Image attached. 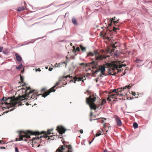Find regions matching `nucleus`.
I'll list each match as a JSON object with an SVG mask.
<instances>
[{
    "label": "nucleus",
    "mask_w": 152,
    "mask_h": 152,
    "mask_svg": "<svg viewBox=\"0 0 152 152\" xmlns=\"http://www.w3.org/2000/svg\"><path fill=\"white\" fill-rule=\"evenodd\" d=\"M46 133V132L45 131L41 132L40 133L38 131L33 132L30 131H27L25 132L20 131L19 134V138L18 139H16V141L24 140L26 141L27 139H26L30 138L29 134L37 135V136H36L34 139H39L42 137L45 138V136L44 135Z\"/></svg>",
    "instance_id": "nucleus-1"
},
{
    "label": "nucleus",
    "mask_w": 152,
    "mask_h": 152,
    "mask_svg": "<svg viewBox=\"0 0 152 152\" xmlns=\"http://www.w3.org/2000/svg\"><path fill=\"white\" fill-rule=\"evenodd\" d=\"M7 100H9V103H11L13 105L15 106L18 104V106H21L24 105L23 102H25L26 99H25V96L24 95L19 96L16 98L15 96L8 98L4 97L1 99L2 101H7Z\"/></svg>",
    "instance_id": "nucleus-2"
},
{
    "label": "nucleus",
    "mask_w": 152,
    "mask_h": 152,
    "mask_svg": "<svg viewBox=\"0 0 152 152\" xmlns=\"http://www.w3.org/2000/svg\"><path fill=\"white\" fill-rule=\"evenodd\" d=\"M96 94L93 93L90 95L86 99L87 103L89 104L91 109L94 110H96L97 108L100 107V105H98V104L96 105L94 103L96 101Z\"/></svg>",
    "instance_id": "nucleus-3"
},
{
    "label": "nucleus",
    "mask_w": 152,
    "mask_h": 152,
    "mask_svg": "<svg viewBox=\"0 0 152 152\" xmlns=\"http://www.w3.org/2000/svg\"><path fill=\"white\" fill-rule=\"evenodd\" d=\"M131 87V86L126 85L125 87H123V89L121 88L111 90L110 91L109 93V94L114 92L116 93L115 94L117 96H118L120 95L121 96H124L125 95H126V93L128 91V89H129Z\"/></svg>",
    "instance_id": "nucleus-4"
},
{
    "label": "nucleus",
    "mask_w": 152,
    "mask_h": 152,
    "mask_svg": "<svg viewBox=\"0 0 152 152\" xmlns=\"http://www.w3.org/2000/svg\"><path fill=\"white\" fill-rule=\"evenodd\" d=\"M27 88V89L26 90H25V94L26 95H29L33 93L32 95H31V98H33L34 99V98H35L36 96H37L40 95H42V96L44 97L43 96V94L44 93L46 92H47L48 91H46V88H42L40 92L41 93H43V94H38V93L37 92H34V91H31V88L29 87L28 88L27 87H26Z\"/></svg>",
    "instance_id": "nucleus-5"
},
{
    "label": "nucleus",
    "mask_w": 152,
    "mask_h": 152,
    "mask_svg": "<svg viewBox=\"0 0 152 152\" xmlns=\"http://www.w3.org/2000/svg\"><path fill=\"white\" fill-rule=\"evenodd\" d=\"M120 63V61H116L115 63L112 64L110 66V69L109 71V74L115 75L116 73L115 72V70L117 71V73L120 72L121 70H118V64Z\"/></svg>",
    "instance_id": "nucleus-6"
},
{
    "label": "nucleus",
    "mask_w": 152,
    "mask_h": 152,
    "mask_svg": "<svg viewBox=\"0 0 152 152\" xmlns=\"http://www.w3.org/2000/svg\"><path fill=\"white\" fill-rule=\"evenodd\" d=\"M94 53L95 55V60L93 61L91 63H94L95 64L97 65V62L102 60L106 58L109 56H105L104 55H100L97 50L94 51Z\"/></svg>",
    "instance_id": "nucleus-7"
},
{
    "label": "nucleus",
    "mask_w": 152,
    "mask_h": 152,
    "mask_svg": "<svg viewBox=\"0 0 152 152\" xmlns=\"http://www.w3.org/2000/svg\"><path fill=\"white\" fill-rule=\"evenodd\" d=\"M60 80L59 81L57 82H56L55 85L53 86V87H52L51 88L48 90V91L47 92H46L44 93V94L42 95L44 97H45L47 96L50 93L52 92H54L55 91V89H54V88L56 87L59 85L60 83Z\"/></svg>",
    "instance_id": "nucleus-8"
},
{
    "label": "nucleus",
    "mask_w": 152,
    "mask_h": 152,
    "mask_svg": "<svg viewBox=\"0 0 152 152\" xmlns=\"http://www.w3.org/2000/svg\"><path fill=\"white\" fill-rule=\"evenodd\" d=\"M68 147L69 148V150L68 152L65 151V150L64 146H61L58 148L55 152H72L71 146L69 145Z\"/></svg>",
    "instance_id": "nucleus-9"
},
{
    "label": "nucleus",
    "mask_w": 152,
    "mask_h": 152,
    "mask_svg": "<svg viewBox=\"0 0 152 152\" xmlns=\"http://www.w3.org/2000/svg\"><path fill=\"white\" fill-rule=\"evenodd\" d=\"M56 129L59 133L61 134L64 133L66 130V129L63 126H58Z\"/></svg>",
    "instance_id": "nucleus-10"
},
{
    "label": "nucleus",
    "mask_w": 152,
    "mask_h": 152,
    "mask_svg": "<svg viewBox=\"0 0 152 152\" xmlns=\"http://www.w3.org/2000/svg\"><path fill=\"white\" fill-rule=\"evenodd\" d=\"M84 78L85 79V77H77L76 76H75L73 78L72 77V79H73L71 80L69 82H71V81L73 82V80H74V81L73 82L75 83H76V81H81V80L83 82H84L83 81L85 80L84 79Z\"/></svg>",
    "instance_id": "nucleus-11"
},
{
    "label": "nucleus",
    "mask_w": 152,
    "mask_h": 152,
    "mask_svg": "<svg viewBox=\"0 0 152 152\" xmlns=\"http://www.w3.org/2000/svg\"><path fill=\"white\" fill-rule=\"evenodd\" d=\"M52 131H53L52 129L48 130L47 132H46V133L45 134H45H44V136H45L44 137H48V140H49V139L53 140V136H48V135H49L51 134L50 132Z\"/></svg>",
    "instance_id": "nucleus-12"
},
{
    "label": "nucleus",
    "mask_w": 152,
    "mask_h": 152,
    "mask_svg": "<svg viewBox=\"0 0 152 152\" xmlns=\"http://www.w3.org/2000/svg\"><path fill=\"white\" fill-rule=\"evenodd\" d=\"M105 66L101 65L99 66V71H101V75H105L104 72H105Z\"/></svg>",
    "instance_id": "nucleus-13"
},
{
    "label": "nucleus",
    "mask_w": 152,
    "mask_h": 152,
    "mask_svg": "<svg viewBox=\"0 0 152 152\" xmlns=\"http://www.w3.org/2000/svg\"><path fill=\"white\" fill-rule=\"evenodd\" d=\"M115 121L117 123V125L118 126H120L121 125L122 122L121 120H120L119 117L117 116H115Z\"/></svg>",
    "instance_id": "nucleus-14"
},
{
    "label": "nucleus",
    "mask_w": 152,
    "mask_h": 152,
    "mask_svg": "<svg viewBox=\"0 0 152 152\" xmlns=\"http://www.w3.org/2000/svg\"><path fill=\"white\" fill-rule=\"evenodd\" d=\"M110 95H108V97L107 98V100L109 101H111V98L113 99V98H115V99H117V98L115 97L116 96H116V94H109Z\"/></svg>",
    "instance_id": "nucleus-15"
},
{
    "label": "nucleus",
    "mask_w": 152,
    "mask_h": 152,
    "mask_svg": "<svg viewBox=\"0 0 152 152\" xmlns=\"http://www.w3.org/2000/svg\"><path fill=\"white\" fill-rule=\"evenodd\" d=\"M7 102H4V104H5L6 105L7 104V106H7V108L8 107V108H10V106H13V107H14V106H15V107H17V106H18V104H17L16 105H15V106H14V105H13L12 104V103H9V100H7Z\"/></svg>",
    "instance_id": "nucleus-16"
},
{
    "label": "nucleus",
    "mask_w": 152,
    "mask_h": 152,
    "mask_svg": "<svg viewBox=\"0 0 152 152\" xmlns=\"http://www.w3.org/2000/svg\"><path fill=\"white\" fill-rule=\"evenodd\" d=\"M69 77L71 79H72V76H71L70 75H68L66 76H63L62 77H60L59 78L60 81H65V80L66 79V78Z\"/></svg>",
    "instance_id": "nucleus-17"
},
{
    "label": "nucleus",
    "mask_w": 152,
    "mask_h": 152,
    "mask_svg": "<svg viewBox=\"0 0 152 152\" xmlns=\"http://www.w3.org/2000/svg\"><path fill=\"white\" fill-rule=\"evenodd\" d=\"M16 60L18 61H21L22 60V58L17 53L15 54Z\"/></svg>",
    "instance_id": "nucleus-18"
},
{
    "label": "nucleus",
    "mask_w": 152,
    "mask_h": 152,
    "mask_svg": "<svg viewBox=\"0 0 152 152\" xmlns=\"http://www.w3.org/2000/svg\"><path fill=\"white\" fill-rule=\"evenodd\" d=\"M26 7V6H22L20 7L18 9L17 11L18 12H20L21 11H23L25 9Z\"/></svg>",
    "instance_id": "nucleus-19"
},
{
    "label": "nucleus",
    "mask_w": 152,
    "mask_h": 152,
    "mask_svg": "<svg viewBox=\"0 0 152 152\" xmlns=\"http://www.w3.org/2000/svg\"><path fill=\"white\" fill-rule=\"evenodd\" d=\"M106 102V101L105 99H103L100 103V104H99V105H100V108H101V106L104 104Z\"/></svg>",
    "instance_id": "nucleus-20"
},
{
    "label": "nucleus",
    "mask_w": 152,
    "mask_h": 152,
    "mask_svg": "<svg viewBox=\"0 0 152 152\" xmlns=\"http://www.w3.org/2000/svg\"><path fill=\"white\" fill-rule=\"evenodd\" d=\"M72 23L75 25H77V24L76 20V19L75 18H73L72 19Z\"/></svg>",
    "instance_id": "nucleus-21"
},
{
    "label": "nucleus",
    "mask_w": 152,
    "mask_h": 152,
    "mask_svg": "<svg viewBox=\"0 0 152 152\" xmlns=\"http://www.w3.org/2000/svg\"><path fill=\"white\" fill-rule=\"evenodd\" d=\"M73 52H74V51H75V52L76 51H78L79 52L80 51V48L79 47H77L75 49V46H73Z\"/></svg>",
    "instance_id": "nucleus-22"
},
{
    "label": "nucleus",
    "mask_w": 152,
    "mask_h": 152,
    "mask_svg": "<svg viewBox=\"0 0 152 152\" xmlns=\"http://www.w3.org/2000/svg\"><path fill=\"white\" fill-rule=\"evenodd\" d=\"M79 46L80 47L81 50L83 52H84L86 51V47H83V46L81 45H80Z\"/></svg>",
    "instance_id": "nucleus-23"
},
{
    "label": "nucleus",
    "mask_w": 152,
    "mask_h": 152,
    "mask_svg": "<svg viewBox=\"0 0 152 152\" xmlns=\"http://www.w3.org/2000/svg\"><path fill=\"white\" fill-rule=\"evenodd\" d=\"M103 131V130L102 129H101V131H99L98 132V133H97L96 134V137H98L101 134V133Z\"/></svg>",
    "instance_id": "nucleus-24"
},
{
    "label": "nucleus",
    "mask_w": 152,
    "mask_h": 152,
    "mask_svg": "<svg viewBox=\"0 0 152 152\" xmlns=\"http://www.w3.org/2000/svg\"><path fill=\"white\" fill-rule=\"evenodd\" d=\"M94 55H95L94 53V51L93 53H92L91 52H89L87 54V56H93Z\"/></svg>",
    "instance_id": "nucleus-25"
},
{
    "label": "nucleus",
    "mask_w": 152,
    "mask_h": 152,
    "mask_svg": "<svg viewBox=\"0 0 152 152\" xmlns=\"http://www.w3.org/2000/svg\"><path fill=\"white\" fill-rule=\"evenodd\" d=\"M80 65L81 66H88L90 65L89 64H85L84 63H82L80 64Z\"/></svg>",
    "instance_id": "nucleus-26"
},
{
    "label": "nucleus",
    "mask_w": 152,
    "mask_h": 152,
    "mask_svg": "<svg viewBox=\"0 0 152 152\" xmlns=\"http://www.w3.org/2000/svg\"><path fill=\"white\" fill-rule=\"evenodd\" d=\"M133 126L134 129H136L138 127V125L137 123L134 122L133 124Z\"/></svg>",
    "instance_id": "nucleus-27"
},
{
    "label": "nucleus",
    "mask_w": 152,
    "mask_h": 152,
    "mask_svg": "<svg viewBox=\"0 0 152 152\" xmlns=\"http://www.w3.org/2000/svg\"><path fill=\"white\" fill-rule=\"evenodd\" d=\"M117 26H116V23H115V24H114V27L113 28V31H115V30H119V29L118 28H117L116 27Z\"/></svg>",
    "instance_id": "nucleus-28"
},
{
    "label": "nucleus",
    "mask_w": 152,
    "mask_h": 152,
    "mask_svg": "<svg viewBox=\"0 0 152 152\" xmlns=\"http://www.w3.org/2000/svg\"><path fill=\"white\" fill-rule=\"evenodd\" d=\"M98 119H94V120H97V122L98 123L99 122L102 123H104V121L103 120H98Z\"/></svg>",
    "instance_id": "nucleus-29"
},
{
    "label": "nucleus",
    "mask_w": 152,
    "mask_h": 152,
    "mask_svg": "<svg viewBox=\"0 0 152 152\" xmlns=\"http://www.w3.org/2000/svg\"><path fill=\"white\" fill-rule=\"evenodd\" d=\"M126 66V65L125 64H122L119 65H118V68H121L123 66Z\"/></svg>",
    "instance_id": "nucleus-30"
},
{
    "label": "nucleus",
    "mask_w": 152,
    "mask_h": 152,
    "mask_svg": "<svg viewBox=\"0 0 152 152\" xmlns=\"http://www.w3.org/2000/svg\"><path fill=\"white\" fill-rule=\"evenodd\" d=\"M142 61H143L142 60H140L138 59H137L135 60V62L137 63H141L142 62Z\"/></svg>",
    "instance_id": "nucleus-31"
},
{
    "label": "nucleus",
    "mask_w": 152,
    "mask_h": 152,
    "mask_svg": "<svg viewBox=\"0 0 152 152\" xmlns=\"http://www.w3.org/2000/svg\"><path fill=\"white\" fill-rule=\"evenodd\" d=\"M117 44V42L115 43L114 44H113L112 45V46L113 48H116L117 46V45H116V44Z\"/></svg>",
    "instance_id": "nucleus-32"
},
{
    "label": "nucleus",
    "mask_w": 152,
    "mask_h": 152,
    "mask_svg": "<svg viewBox=\"0 0 152 152\" xmlns=\"http://www.w3.org/2000/svg\"><path fill=\"white\" fill-rule=\"evenodd\" d=\"M22 66V64H21L19 65H18V66H17L16 67V68L17 69H20Z\"/></svg>",
    "instance_id": "nucleus-33"
},
{
    "label": "nucleus",
    "mask_w": 152,
    "mask_h": 152,
    "mask_svg": "<svg viewBox=\"0 0 152 152\" xmlns=\"http://www.w3.org/2000/svg\"><path fill=\"white\" fill-rule=\"evenodd\" d=\"M107 34L106 33L104 35V37L106 38V39L110 40V37H107Z\"/></svg>",
    "instance_id": "nucleus-34"
},
{
    "label": "nucleus",
    "mask_w": 152,
    "mask_h": 152,
    "mask_svg": "<svg viewBox=\"0 0 152 152\" xmlns=\"http://www.w3.org/2000/svg\"><path fill=\"white\" fill-rule=\"evenodd\" d=\"M20 80L21 83H23L24 80V78L23 77L20 75Z\"/></svg>",
    "instance_id": "nucleus-35"
},
{
    "label": "nucleus",
    "mask_w": 152,
    "mask_h": 152,
    "mask_svg": "<svg viewBox=\"0 0 152 152\" xmlns=\"http://www.w3.org/2000/svg\"><path fill=\"white\" fill-rule=\"evenodd\" d=\"M51 4H50L49 5L45 6H44L42 8L43 9L47 8H48L49 7H50L51 6Z\"/></svg>",
    "instance_id": "nucleus-36"
},
{
    "label": "nucleus",
    "mask_w": 152,
    "mask_h": 152,
    "mask_svg": "<svg viewBox=\"0 0 152 152\" xmlns=\"http://www.w3.org/2000/svg\"><path fill=\"white\" fill-rule=\"evenodd\" d=\"M106 127V124H103V127L104 129V130H105V131L106 132H107V130H106V129H105V127Z\"/></svg>",
    "instance_id": "nucleus-37"
},
{
    "label": "nucleus",
    "mask_w": 152,
    "mask_h": 152,
    "mask_svg": "<svg viewBox=\"0 0 152 152\" xmlns=\"http://www.w3.org/2000/svg\"><path fill=\"white\" fill-rule=\"evenodd\" d=\"M113 22L114 23V24H115V23H118V20H117L116 21H113Z\"/></svg>",
    "instance_id": "nucleus-38"
},
{
    "label": "nucleus",
    "mask_w": 152,
    "mask_h": 152,
    "mask_svg": "<svg viewBox=\"0 0 152 152\" xmlns=\"http://www.w3.org/2000/svg\"><path fill=\"white\" fill-rule=\"evenodd\" d=\"M15 152H18L19 151L18 148L17 147H16L15 148Z\"/></svg>",
    "instance_id": "nucleus-39"
},
{
    "label": "nucleus",
    "mask_w": 152,
    "mask_h": 152,
    "mask_svg": "<svg viewBox=\"0 0 152 152\" xmlns=\"http://www.w3.org/2000/svg\"><path fill=\"white\" fill-rule=\"evenodd\" d=\"M3 50V47H0V52H1Z\"/></svg>",
    "instance_id": "nucleus-40"
},
{
    "label": "nucleus",
    "mask_w": 152,
    "mask_h": 152,
    "mask_svg": "<svg viewBox=\"0 0 152 152\" xmlns=\"http://www.w3.org/2000/svg\"><path fill=\"white\" fill-rule=\"evenodd\" d=\"M132 94L133 95H134V96H135V95H136V93H135V92H132Z\"/></svg>",
    "instance_id": "nucleus-41"
},
{
    "label": "nucleus",
    "mask_w": 152,
    "mask_h": 152,
    "mask_svg": "<svg viewBox=\"0 0 152 152\" xmlns=\"http://www.w3.org/2000/svg\"><path fill=\"white\" fill-rule=\"evenodd\" d=\"M115 17H114L113 18L111 19H112V20H113V21H114V20H115Z\"/></svg>",
    "instance_id": "nucleus-42"
},
{
    "label": "nucleus",
    "mask_w": 152,
    "mask_h": 152,
    "mask_svg": "<svg viewBox=\"0 0 152 152\" xmlns=\"http://www.w3.org/2000/svg\"><path fill=\"white\" fill-rule=\"evenodd\" d=\"M52 69H53V68L51 67L49 68V70L50 71H51Z\"/></svg>",
    "instance_id": "nucleus-43"
},
{
    "label": "nucleus",
    "mask_w": 152,
    "mask_h": 152,
    "mask_svg": "<svg viewBox=\"0 0 152 152\" xmlns=\"http://www.w3.org/2000/svg\"><path fill=\"white\" fill-rule=\"evenodd\" d=\"M80 132L81 134H82L83 133V130L82 129H81L80 130Z\"/></svg>",
    "instance_id": "nucleus-44"
},
{
    "label": "nucleus",
    "mask_w": 152,
    "mask_h": 152,
    "mask_svg": "<svg viewBox=\"0 0 152 152\" xmlns=\"http://www.w3.org/2000/svg\"><path fill=\"white\" fill-rule=\"evenodd\" d=\"M112 23H109V24H108V26H111V25H112Z\"/></svg>",
    "instance_id": "nucleus-45"
},
{
    "label": "nucleus",
    "mask_w": 152,
    "mask_h": 152,
    "mask_svg": "<svg viewBox=\"0 0 152 152\" xmlns=\"http://www.w3.org/2000/svg\"><path fill=\"white\" fill-rule=\"evenodd\" d=\"M114 51V49H112L111 50V53L113 52Z\"/></svg>",
    "instance_id": "nucleus-46"
},
{
    "label": "nucleus",
    "mask_w": 152,
    "mask_h": 152,
    "mask_svg": "<svg viewBox=\"0 0 152 152\" xmlns=\"http://www.w3.org/2000/svg\"><path fill=\"white\" fill-rule=\"evenodd\" d=\"M113 20H112V19H110V23H112L113 22Z\"/></svg>",
    "instance_id": "nucleus-47"
},
{
    "label": "nucleus",
    "mask_w": 152,
    "mask_h": 152,
    "mask_svg": "<svg viewBox=\"0 0 152 152\" xmlns=\"http://www.w3.org/2000/svg\"><path fill=\"white\" fill-rule=\"evenodd\" d=\"M104 152H109L107 151V150L106 149H105V150H104Z\"/></svg>",
    "instance_id": "nucleus-48"
},
{
    "label": "nucleus",
    "mask_w": 152,
    "mask_h": 152,
    "mask_svg": "<svg viewBox=\"0 0 152 152\" xmlns=\"http://www.w3.org/2000/svg\"><path fill=\"white\" fill-rule=\"evenodd\" d=\"M92 115H93L92 113V112H91V113L90 114V116L91 117H92Z\"/></svg>",
    "instance_id": "nucleus-49"
},
{
    "label": "nucleus",
    "mask_w": 152,
    "mask_h": 152,
    "mask_svg": "<svg viewBox=\"0 0 152 152\" xmlns=\"http://www.w3.org/2000/svg\"><path fill=\"white\" fill-rule=\"evenodd\" d=\"M63 63H64V64H66V62H65V61L63 62Z\"/></svg>",
    "instance_id": "nucleus-50"
},
{
    "label": "nucleus",
    "mask_w": 152,
    "mask_h": 152,
    "mask_svg": "<svg viewBox=\"0 0 152 152\" xmlns=\"http://www.w3.org/2000/svg\"><path fill=\"white\" fill-rule=\"evenodd\" d=\"M1 148H2L4 149H5V147H1Z\"/></svg>",
    "instance_id": "nucleus-51"
},
{
    "label": "nucleus",
    "mask_w": 152,
    "mask_h": 152,
    "mask_svg": "<svg viewBox=\"0 0 152 152\" xmlns=\"http://www.w3.org/2000/svg\"><path fill=\"white\" fill-rule=\"evenodd\" d=\"M92 141H91V142H89V144H91V143Z\"/></svg>",
    "instance_id": "nucleus-52"
},
{
    "label": "nucleus",
    "mask_w": 152,
    "mask_h": 152,
    "mask_svg": "<svg viewBox=\"0 0 152 152\" xmlns=\"http://www.w3.org/2000/svg\"><path fill=\"white\" fill-rule=\"evenodd\" d=\"M38 70L39 71H41V70L39 69H38Z\"/></svg>",
    "instance_id": "nucleus-53"
},
{
    "label": "nucleus",
    "mask_w": 152,
    "mask_h": 152,
    "mask_svg": "<svg viewBox=\"0 0 152 152\" xmlns=\"http://www.w3.org/2000/svg\"><path fill=\"white\" fill-rule=\"evenodd\" d=\"M14 109H14H10V111Z\"/></svg>",
    "instance_id": "nucleus-54"
},
{
    "label": "nucleus",
    "mask_w": 152,
    "mask_h": 152,
    "mask_svg": "<svg viewBox=\"0 0 152 152\" xmlns=\"http://www.w3.org/2000/svg\"><path fill=\"white\" fill-rule=\"evenodd\" d=\"M0 143H2L1 141L0 140Z\"/></svg>",
    "instance_id": "nucleus-55"
},
{
    "label": "nucleus",
    "mask_w": 152,
    "mask_h": 152,
    "mask_svg": "<svg viewBox=\"0 0 152 152\" xmlns=\"http://www.w3.org/2000/svg\"><path fill=\"white\" fill-rule=\"evenodd\" d=\"M0 143H2L1 141L0 140Z\"/></svg>",
    "instance_id": "nucleus-56"
},
{
    "label": "nucleus",
    "mask_w": 152,
    "mask_h": 152,
    "mask_svg": "<svg viewBox=\"0 0 152 152\" xmlns=\"http://www.w3.org/2000/svg\"><path fill=\"white\" fill-rule=\"evenodd\" d=\"M0 143H2L1 141L0 140Z\"/></svg>",
    "instance_id": "nucleus-57"
},
{
    "label": "nucleus",
    "mask_w": 152,
    "mask_h": 152,
    "mask_svg": "<svg viewBox=\"0 0 152 152\" xmlns=\"http://www.w3.org/2000/svg\"><path fill=\"white\" fill-rule=\"evenodd\" d=\"M103 118V119H104V120H106V118Z\"/></svg>",
    "instance_id": "nucleus-58"
},
{
    "label": "nucleus",
    "mask_w": 152,
    "mask_h": 152,
    "mask_svg": "<svg viewBox=\"0 0 152 152\" xmlns=\"http://www.w3.org/2000/svg\"><path fill=\"white\" fill-rule=\"evenodd\" d=\"M26 104V105H28V104L27 103Z\"/></svg>",
    "instance_id": "nucleus-59"
},
{
    "label": "nucleus",
    "mask_w": 152,
    "mask_h": 152,
    "mask_svg": "<svg viewBox=\"0 0 152 152\" xmlns=\"http://www.w3.org/2000/svg\"><path fill=\"white\" fill-rule=\"evenodd\" d=\"M125 73H124L123 75H125Z\"/></svg>",
    "instance_id": "nucleus-60"
},
{
    "label": "nucleus",
    "mask_w": 152,
    "mask_h": 152,
    "mask_svg": "<svg viewBox=\"0 0 152 152\" xmlns=\"http://www.w3.org/2000/svg\"><path fill=\"white\" fill-rule=\"evenodd\" d=\"M48 67H47V66L46 67H45V68H46V69H48Z\"/></svg>",
    "instance_id": "nucleus-61"
},
{
    "label": "nucleus",
    "mask_w": 152,
    "mask_h": 152,
    "mask_svg": "<svg viewBox=\"0 0 152 152\" xmlns=\"http://www.w3.org/2000/svg\"><path fill=\"white\" fill-rule=\"evenodd\" d=\"M147 2H151V1H147Z\"/></svg>",
    "instance_id": "nucleus-62"
},
{
    "label": "nucleus",
    "mask_w": 152,
    "mask_h": 152,
    "mask_svg": "<svg viewBox=\"0 0 152 152\" xmlns=\"http://www.w3.org/2000/svg\"><path fill=\"white\" fill-rule=\"evenodd\" d=\"M98 72V71H96L95 72V73H96V72Z\"/></svg>",
    "instance_id": "nucleus-63"
},
{
    "label": "nucleus",
    "mask_w": 152,
    "mask_h": 152,
    "mask_svg": "<svg viewBox=\"0 0 152 152\" xmlns=\"http://www.w3.org/2000/svg\"><path fill=\"white\" fill-rule=\"evenodd\" d=\"M90 120L91 121H92V120L91 119H90Z\"/></svg>",
    "instance_id": "nucleus-64"
}]
</instances>
